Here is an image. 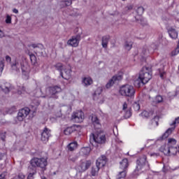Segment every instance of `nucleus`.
Wrapping results in <instances>:
<instances>
[{
    "mask_svg": "<svg viewBox=\"0 0 179 179\" xmlns=\"http://www.w3.org/2000/svg\"><path fill=\"white\" fill-rule=\"evenodd\" d=\"M152 79V68L144 66L140 71L138 78L134 81L135 86L141 87L142 85H146Z\"/></svg>",
    "mask_w": 179,
    "mask_h": 179,
    "instance_id": "nucleus-1",
    "label": "nucleus"
},
{
    "mask_svg": "<svg viewBox=\"0 0 179 179\" xmlns=\"http://www.w3.org/2000/svg\"><path fill=\"white\" fill-rule=\"evenodd\" d=\"M177 141L175 138H169L168 143L164 144L159 148V151L164 153L166 156H176L178 148L176 146Z\"/></svg>",
    "mask_w": 179,
    "mask_h": 179,
    "instance_id": "nucleus-2",
    "label": "nucleus"
},
{
    "mask_svg": "<svg viewBox=\"0 0 179 179\" xmlns=\"http://www.w3.org/2000/svg\"><path fill=\"white\" fill-rule=\"evenodd\" d=\"M149 163H148L145 155H142L136 161V168L134 171V176H139L141 173H143L145 170H149Z\"/></svg>",
    "mask_w": 179,
    "mask_h": 179,
    "instance_id": "nucleus-3",
    "label": "nucleus"
},
{
    "mask_svg": "<svg viewBox=\"0 0 179 179\" xmlns=\"http://www.w3.org/2000/svg\"><path fill=\"white\" fill-rule=\"evenodd\" d=\"M119 93L120 96H123L124 97H129V99H134L135 97V87L134 86L126 84L122 85L120 87Z\"/></svg>",
    "mask_w": 179,
    "mask_h": 179,
    "instance_id": "nucleus-4",
    "label": "nucleus"
},
{
    "mask_svg": "<svg viewBox=\"0 0 179 179\" xmlns=\"http://www.w3.org/2000/svg\"><path fill=\"white\" fill-rule=\"evenodd\" d=\"M107 141V138L106 137V134L103 133H97V134H92L90 136V143H99V145H103L106 143Z\"/></svg>",
    "mask_w": 179,
    "mask_h": 179,
    "instance_id": "nucleus-5",
    "label": "nucleus"
},
{
    "mask_svg": "<svg viewBox=\"0 0 179 179\" xmlns=\"http://www.w3.org/2000/svg\"><path fill=\"white\" fill-rule=\"evenodd\" d=\"M30 164L32 167H40L41 169H45V167H47V164H48L47 158H45V157H41V158L34 157L31 160Z\"/></svg>",
    "mask_w": 179,
    "mask_h": 179,
    "instance_id": "nucleus-6",
    "label": "nucleus"
},
{
    "mask_svg": "<svg viewBox=\"0 0 179 179\" xmlns=\"http://www.w3.org/2000/svg\"><path fill=\"white\" fill-rule=\"evenodd\" d=\"M176 124H179V117H176L175 120L173 122L172 124H171V128H169L164 135L162 136L161 139H166V138H169V136L171 135V133L173 131L176 129Z\"/></svg>",
    "mask_w": 179,
    "mask_h": 179,
    "instance_id": "nucleus-7",
    "label": "nucleus"
},
{
    "mask_svg": "<svg viewBox=\"0 0 179 179\" xmlns=\"http://www.w3.org/2000/svg\"><path fill=\"white\" fill-rule=\"evenodd\" d=\"M122 73H121L120 74H117L113 76L112 78L110 79L107 83L106 85V89H110V87H113V86H114V84L116 83V82L122 80Z\"/></svg>",
    "mask_w": 179,
    "mask_h": 179,
    "instance_id": "nucleus-8",
    "label": "nucleus"
},
{
    "mask_svg": "<svg viewBox=\"0 0 179 179\" xmlns=\"http://www.w3.org/2000/svg\"><path fill=\"white\" fill-rule=\"evenodd\" d=\"M103 92V90L100 87L97 88L93 95V99L95 101H97L99 104H102L104 103V96L101 93Z\"/></svg>",
    "mask_w": 179,
    "mask_h": 179,
    "instance_id": "nucleus-9",
    "label": "nucleus"
},
{
    "mask_svg": "<svg viewBox=\"0 0 179 179\" xmlns=\"http://www.w3.org/2000/svg\"><path fill=\"white\" fill-rule=\"evenodd\" d=\"M85 118V114L82 110L74 112L71 116V120L74 122H82Z\"/></svg>",
    "mask_w": 179,
    "mask_h": 179,
    "instance_id": "nucleus-10",
    "label": "nucleus"
},
{
    "mask_svg": "<svg viewBox=\"0 0 179 179\" xmlns=\"http://www.w3.org/2000/svg\"><path fill=\"white\" fill-rule=\"evenodd\" d=\"M91 164L89 161L81 162L79 165L76 166V170L79 173H83V171H86V170L90 167Z\"/></svg>",
    "mask_w": 179,
    "mask_h": 179,
    "instance_id": "nucleus-11",
    "label": "nucleus"
},
{
    "mask_svg": "<svg viewBox=\"0 0 179 179\" xmlns=\"http://www.w3.org/2000/svg\"><path fill=\"white\" fill-rule=\"evenodd\" d=\"M29 113H30V108H24L20 110L17 117L18 121H23V120L28 116Z\"/></svg>",
    "mask_w": 179,
    "mask_h": 179,
    "instance_id": "nucleus-12",
    "label": "nucleus"
},
{
    "mask_svg": "<svg viewBox=\"0 0 179 179\" xmlns=\"http://www.w3.org/2000/svg\"><path fill=\"white\" fill-rule=\"evenodd\" d=\"M157 48H159V45L152 43L150 47L148 48L147 50H143V54L145 56L152 55V54H155V52L156 50H157Z\"/></svg>",
    "mask_w": 179,
    "mask_h": 179,
    "instance_id": "nucleus-13",
    "label": "nucleus"
},
{
    "mask_svg": "<svg viewBox=\"0 0 179 179\" xmlns=\"http://www.w3.org/2000/svg\"><path fill=\"white\" fill-rule=\"evenodd\" d=\"M71 72H72V70H71V67L67 66L63 69V71L60 72V75L62 78H63V79H65L66 80H69V79H71Z\"/></svg>",
    "mask_w": 179,
    "mask_h": 179,
    "instance_id": "nucleus-14",
    "label": "nucleus"
},
{
    "mask_svg": "<svg viewBox=\"0 0 179 179\" xmlns=\"http://www.w3.org/2000/svg\"><path fill=\"white\" fill-rule=\"evenodd\" d=\"M80 41V36H75L68 41L67 44L69 45H71V47H78V45H79Z\"/></svg>",
    "mask_w": 179,
    "mask_h": 179,
    "instance_id": "nucleus-15",
    "label": "nucleus"
},
{
    "mask_svg": "<svg viewBox=\"0 0 179 179\" xmlns=\"http://www.w3.org/2000/svg\"><path fill=\"white\" fill-rule=\"evenodd\" d=\"M79 129V126L74 124L71 127H67L64 128L63 132L64 135L69 136L71 135V134H73V132H76Z\"/></svg>",
    "mask_w": 179,
    "mask_h": 179,
    "instance_id": "nucleus-16",
    "label": "nucleus"
},
{
    "mask_svg": "<svg viewBox=\"0 0 179 179\" xmlns=\"http://www.w3.org/2000/svg\"><path fill=\"white\" fill-rule=\"evenodd\" d=\"M0 87L4 92V93H9L13 87H12V85L9 83H6L5 81H1L0 83Z\"/></svg>",
    "mask_w": 179,
    "mask_h": 179,
    "instance_id": "nucleus-17",
    "label": "nucleus"
},
{
    "mask_svg": "<svg viewBox=\"0 0 179 179\" xmlns=\"http://www.w3.org/2000/svg\"><path fill=\"white\" fill-rule=\"evenodd\" d=\"M50 135L51 134L50 133V130L47 128H45L41 134V139L42 142H43V143H47Z\"/></svg>",
    "mask_w": 179,
    "mask_h": 179,
    "instance_id": "nucleus-18",
    "label": "nucleus"
},
{
    "mask_svg": "<svg viewBox=\"0 0 179 179\" xmlns=\"http://www.w3.org/2000/svg\"><path fill=\"white\" fill-rule=\"evenodd\" d=\"M122 111L124 113L125 118H130L131 115H132L131 108L128 107V103H127V102H124L122 105Z\"/></svg>",
    "mask_w": 179,
    "mask_h": 179,
    "instance_id": "nucleus-19",
    "label": "nucleus"
},
{
    "mask_svg": "<svg viewBox=\"0 0 179 179\" xmlns=\"http://www.w3.org/2000/svg\"><path fill=\"white\" fill-rule=\"evenodd\" d=\"M106 163H107V158L106 156L102 155L96 160V166L99 169H101V167H104L106 166Z\"/></svg>",
    "mask_w": 179,
    "mask_h": 179,
    "instance_id": "nucleus-20",
    "label": "nucleus"
},
{
    "mask_svg": "<svg viewBox=\"0 0 179 179\" xmlns=\"http://www.w3.org/2000/svg\"><path fill=\"white\" fill-rule=\"evenodd\" d=\"M61 92V87H59V86H55V87H50L49 88V93L50 94H51L52 97H55L54 96H55V94H58V93H60Z\"/></svg>",
    "mask_w": 179,
    "mask_h": 179,
    "instance_id": "nucleus-21",
    "label": "nucleus"
},
{
    "mask_svg": "<svg viewBox=\"0 0 179 179\" xmlns=\"http://www.w3.org/2000/svg\"><path fill=\"white\" fill-rule=\"evenodd\" d=\"M82 85L85 86V87H87L91 85H93V79H92L90 76H85L82 79Z\"/></svg>",
    "mask_w": 179,
    "mask_h": 179,
    "instance_id": "nucleus-22",
    "label": "nucleus"
},
{
    "mask_svg": "<svg viewBox=\"0 0 179 179\" xmlns=\"http://www.w3.org/2000/svg\"><path fill=\"white\" fill-rule=\"evenodd\" d=\"M21 69L22 71V78L24 80H27V79H29V73H30V69L29 68V66L24 67V66H22Z\"/></svg>",
    "mask_w": 179,
    "mask_h": 179,
    "instance_id": "nucleus-23",
    "label": "nucleus"
},
{
    "mask_svg": "<svg viewBox=\"0 0 179 179\" xmlns=\"http://www.w3.org/2000/svg\"><path fill=\"white\" fill-rule=\"evenodd\" d=\"M168 33L171 38H177V37H178V32H177V31L173 28H170L168 30Z\"/></svg>",
    "mask_w": 179,
    "mask_h": 179,
    "instance_id": "nucleus-24",
    "label": "nucleus"
},
{
    "mask_svg": "<svg viewBox=\"0 0 179 179\" xmlns=\"http://www.w3.org/2000/svg\"><path fill=\"white\" fill-rule=\"evenodd\" d=\"M77 148H78V142H76V141H73L72 143H70L67 145V149L70 152H73V150H75Z\"/></svg>",
    "mask_w": 179,
    "mask_h": 179,
    "instance_id": "nucleus-25",
    "label": "nucleus"
},
{
    "mask_svg": "<svg viewBox=\"0 0 179 179\" xmlns=\"http://www.w3.org/2000/svg\"><path fill=\"white\" fill-rule=\"evenodd\" d=\"M120 169L121 170H127L128 169V159H123L122 162L120 163Z\"/></svg>",
    "mask_w": 179,
    "mask_h": 179,
    "instance_id": "nucleus-26",
    "label": "nucleus"
},
{
    "mask_svg": "<svg viewBox=\"0 0 179 179\" xmlns=\"http://www.w3.org/2000/svg\"><path fill=\"white\" fill-rule=\"evenodd\" d=\"M90 148L89 147L82 148L80 151V155H81L82 156H87V155L90 153Z\"/></svg>",
    "mask_w": 179,
    "mask_h": 179,
    "instance_id": "nucleus-27",
    "label": "nucleus"
},
{
    "mask_svg": "<svg viewBox=\"0 0 179 179\" xmlns=\"http://www.w3.org/2000/svg\"><path fill=\"white\" fill-rule=\"evenodd\" d=\"M125 177H127V170H122L120 171H119V173H117L116 178L117 179H122V178H125Z\"/></svg>",
    "mask_w": 179,
    "mask_h": 179,
    "instance_id": "nucleus-28",
    "label": "nucleus"
},
{
    "mask_svg": "<svg viewBox=\"0 0 179 179\" xmlns=\"http://www.w3.org/2000/svg\"><path fill=\"white\" fill-rule=\"evenodd\" d=\"M90 120H92L94 125H99V124H100L99 118H97V116L96 115H92L91 116H90Z\"/></svg>",
    "mask_w": 179,
    "mask_h": 179,
    "instance_id": "nucleus-29",
    "label": "nucleus"
},
{
    "mask_svg": "<svg viewBox=\"0 0 179 179\" xmlns=\"http://www.w3.org/2000/svg\"><path fill=\"white\" fill-rule=\"evenodd\" d=\"M100 168L96 165V166L92 167L91 171V174L93 177H96V176H99V171Z\"/></svg>",
    "mask_w": 179,
    "mask_h": 179,
    "instance_id": "nucleus-30",
    "label": "nucleus"
},
{
    "mask_svg": "<svg viewBox=\"0 0 179 179\" xmlns=\"http://www.w3.org/2000/svg\"><path fill=\"white\" fill-rule=\"evenodd\" d=\"M153 115V112H148V110H144L141 113V116L144 117V118H149V117H152Z\"/></svg>",
    "mask_w": 179,
    "mask_h": 179,
    "instance_id": "nucleus-31",
    "label": "nucleus"
},
{
    "mask_svg": "<svg viewBox=\"0 0 179 179\" xmlns=\"http://www.w3.org/2000/svg\"><path fill=\"white\" fill-rule=\"evenodd\" d=\"M108 44V36H103L102 38V47L103 48H107Z\"/></svg>",
    "mask_w": 179,
    "mask_h": 179,
    "instance_id": "nucleus-32",
    "label": "nucleus"
},
{
    "mask_svg": "<svg viewBox=\"0 0 179 179\" xmlns=\"http://www.w3.org/2000/svg\"><path fill=\"white\" fill-rule=\"evenodd\" d=\"M17 87H18L17 91V94H24V93L26 92V90H24V87L20 86L18 85Z\"/></svg>",
    "mask_w": 179,
    "mask_h": 179,
    "instance_id": "nucleus-33",
    "label": "nucleus"
},
{
    "mask_svg": "<svg viewBox=\"0 0 179 179\" xmlns=\"http://www.w3.org/2000/svg\"><path fill=\"white\" fill-rule=\"evenodd\" d=\"M179 54V41H178V45L176 48L171 52L172 57H176V55H178Z\"/></svg>",
    "mask_w": 179,
    "mask_h": 179,
    "instance_id": "nucleus-34",
    "label": "nucleus"
},
{
    "mask_svg": "<svg viewBox=\"0 0 179 179\" xmlns=\"http://www.w3.org/2000/svg\"><path fill=\"white\" fill-rule=\"evenodd\" d=\"M144 9L143 7H138L136 10V13L137 15H138L139 17H141V16H142V15H143V12H144Z\"/></svg>",
    "mask_w": 179,
    "mask_h": 179,
    "instance_id": "nucleus-35",
    "label": "nucleus"
},
{
    "mask_svg": "<svg viewBox=\"0 0 179 179\" xmlns=\"http://www.w3.org/2000/svg\"><path fill=\"white\" fill-rule=\"evenodd\" d=\"M29 58L31 64L33 65H36V62H37V58H36V56L34 55H29Z\"/></svg>",
    "mask_w": 179,
    "mask_h": 179,
    "instance_id": "nucleus-36",
    "label": "nucleus"
},
{
    "mask_svg": "<svg viewBox=\"0 0 179 179\" xmlns=\"http://www.w3.org/2000/svg\"><path fill=\"white\" fill-rule=\"evenodd\" d=\"M11 68L12 69H13L14 71H19V68H20V64H19L18 62H16L15 64H13L11 65Z\"/></svg>",
    "mask_w": 179,
    "mask_h": 179,
    "instance_id": "nucleus-37",
    "label": "nucleus"
},
{
    "mask_svg": "<svg viewBox=\"0 0 179 179\" xmlns=\"http://www.w3.org/2000/svg\"><path fill=\"white\" fill-rule=\"evenodd\" d=\"M55 66L57 71H59V72H62L63 71L62 69H64V66H62V64L58 63Z\"/></svg>",
    "mask_w": 179,
    "mask_h": 179,
    "instance_id": "nucleus-38",
    "label": "nucleus"
},
{
    "mask_svg": "<svg viewBox=\"0 0 179 179\" xmlns=\"http://www.w3.org/2000/svg\"><path fill=\"white\" fill-rule=\"evenodd\" d=\"M133 107L135 111H139V110H141V105H139V102H134Z\"/></svg>",
    "mask_w": 179,
    "mask_h": 179,
    "instance_id": "nucleus-39",
    "label": "nucleus"
},
{
    "mask_svg": "<svg viewBox=\"0 0 179 179\" xmlns=\"http://www.w3.org/2000/svg\"><path fill=\"white\" fill-rule=\"evenodd\" d=\"M125 49L129 51L132 48V42H126L124 45Z\"/></svg>",
    "mask_w": 179,
    "mask_h": 179,
    "instance_id": "nucleus-40",
    "label": "nucleus"
},
{
    "mask_svg": "<svg viewBox=\"0 0 179 179\" xmlns=\"http://www.w3.org/2000/svg\"><path fill=\"white\" fill-rule=\"evenodd\" d=\"M4 66L5 64L3 63V60H0V76L2 75V72H3Z\"/></svg>",
    "mask_w": 179,
    "mask_h": 179,
    "instance_id": "nucleus-41",
    "label": "nucleus"
},
{
    "mask_svg": "<svg viewBox=\"0 0 179 179\" xmlns=\"http://www.w3.org/2000/svg\"><path fill=\"white\" fill-rule=\"evenodd\" d=\"M6 23H7V24H10V23H12V17H10V15H6Z\"/></svg>",
    "mask_w": 179,
    "mask_h": 179,
    "instance_id": "nucleus-42",
    "label": "nucleus"
},
{
    "mask_svg": "<svg viewBox=\"0 0 179 179\" xmlns=\"http://www.w3.org/2000/svg\"><path fill=\"white\" fill-rule=\"evenodd\" d=\"M162 101H163V96L158 95L155 97L156 103H162Z\"/></svg>",
    "mask_w": 179,
    "mask_h": 179,
    "instance_id": "nucleus-43",
    "label": "nucleus"
},
{
    "mask_svg": "<svg viewBox=\"0 0 179 179\" xmlns=\"http://www.w3.org/2000/svg\"><path fill=\"white\" fill-rule=\"evenodd\" d=\"M36 174V171H33L32 173H29L28 175L27 179H34V175Z\"/></svg>",
    "mask_w": 179,
    "mask_h": 179,
    "instance_id": "nucleus-44",
    "label": "nucleus"
},
{
    "mask_svg": "<svg viewBox=\"0 0 179 179\" xmlns=\"http://www.w3.org/2000/svg\"><path fill=\"white\" fill-rule=\"evenodd\" d=\"M63 5H65L66 6H69L72 5V0H67L66 1H64Z\"/></svg>",
    "mask_w": 179,
    "mask_h": 179,
    "instance_id": "nucleus-45",
    "label": "nucleus"
},
{
    "mask_svg": "<svg viewBox=\"0 0 179 179\" xmlns=\"http://www.w3.org/2000/svg\"><path fill=\"white\" fill-rule=\"evenodd\" d=\"M149 155L151 157H157V156H159L158 152H150Z\"/></svg>",
    "mask_w": 179,
    "mask_h": 179,
    "instance_id": "nucleus-46",
    "label": "nucleus"
},
{
    "mask_svg": "<svg viewBox=\"0 0 179 179\" xmlns=\"http://www.w3.org/2000/svg\"><path fill=\"white\" fill-rule=\"evenodd\" d=\"M78 158L76 157H69V160H71V162H76V159Z\"/></svg>",
    "mask_w": 179,
    "mask_h": 179,
    "instance_id": "nucleus-47",
    "label": "nucleus"
},
{
    "mask_svg": "<svg viewBox=\"0 0 179 179\" xmlns=\"http://www.w3.org/2000/svg\"><path fill=\"white\" fill-rule=\"evenodd\" d=\"M165 73H166L164 71H162L159 70L160 78H162V79H163Z\"/></svg>",
    "mask_w": 179,
    "mask_h": 179,
    "instance_id": "nucleus-48",
    "label": "nucleus"
},
{
    "mask_svg": "<svg viewBox=\"0 0 179 179\" xmlns=\"http://www.w3.org/2000/svg\"><path fill=\"white\" fill-rule=\"evenodd\" d=\"M6 61L7 62H10V61H12V58H10L9 56L6 55Z\"/></svg>",
    "mask_w": 179,
    "mask_h": 179,
    "instance_id": "nucleus-49",
    "label": "nucleus"
},
{
    "mask_svg": "<svg viewBox=\"0 0 179 179\" xmlns=\"http://www.w3.org/2000/svg\"><path fill=\"white\" fill-rule=\"evenodd\" d=\"M3 156H5V154L0 152V160H2V159H3Z\"/></svg>",
    "mask_w": 179,
    "mask_h": 179,
    "instance_id": "nucleus-50",
    "label": "nucleus"
},
{
    "mask_svg": "<svg viewBox=\"0 0 179 179\" xmlns=\"http://www.w3.org/2000/svg\"><path fill=\"white\" fill-rule=\"evenodd\" d=\"M13 13H19V10H17V9H16V8H14L13 10Z\"/></svg>",
    "mask_w": 179,
    "mask_h": 179,
    "instance_id": "nucleus-51",
    "label": "nucleus"
},
{
    "mask_svg": "<svg viewBox=\"0 0 179 179\" xmlns=\"http://www.w3.org/2000/svg\"><path fill=\"white\" fill-rule=\"evenodd\" d=\"M2 37H3V32L0 30V38H2Z\"/></svg>",
    "mask_w": 179,
    "mask_h": 179,
    "instance_id": "nucleus-52",
    "label": "nucleus"
},
{
    "mask_svg": "<svg viewBox=\"0 0 179 179\" xmlns=\"http://www.w3.org/2000/svg\"><path fill=\"white\" fill-rule=\"evenodd\" d=\"M152 124H155L156 125V127H157V125H159V122H152Z\"/></svg>",
    "mask_w": 179,
    "mask_h": 179,
    "instance_id": "nucleus-53",
    "label": "nucleus"
},
{
    "mask_svg": "<svg viewBox=\"0 0 179 179\" xmlns=\"http://www.w3.org/2000/svg\"><path fill=\"white\" fill-rule=\"evenodd\" d=\"M5 178V176L4 175H0V179H3Z\"/></svg>",
    "mask_w": 179,
    "mask_h": 179,
    "instance_id": "nucleus-54",
    "label": "nucleus"
},
{
    "mask_svg": "<svg viewBox=\"0 0 179 179\" xmlns=\"http://www.w3.org/2000/svg\"><path fill=\"white\" fill-rule=\"evenodd\" d=\"M2 141H5V137H1Z\"/></svg>",
    "mask_w": 179,
    "mask_h": 179,
    "instance_id": "nucleus-55",
    "label": "nucleus"
},
{
    "mask_svg": "<svg viewBox=\"0 0 179 179\" xmlns=\"http://www.w3.org/2000/svg\"><path fill=\"white\" fill-rule=\"evenodd\" d=\"M129 9H132V6H130L129 7Z\"/></svg>",
    "mask_w": 179,
    "mask_h": 179,
    "instance_id": "nucleus-56",
    "label": "nucleus"
},
{
    "mask_svg": "<svg viewBox=\"0 0 179 179\" xmlns=\"http://www.w3.org/2000/svg\"><path fill=\"white\" fill-rule=\"evenodd\" d=\"M42 179H46L45 177L42 178Z\"/></svg>",
    "mask_w": 179,
    "mask_h": 179,
    "instance_id": "nucleus-57",
    "label": "nucleus"
},
{
    "mask_svg": "<svg viewBox=\"0 0 179 179\" xmlns=\"http://www.w3.org/2000/svg\"><path fill=\"white\" fill-rule=\"evenodd\" d=\"M136 20H138V18H136Z\"/></svg>",
    "mask_w": 179,
    "mask_h": 179,
    "instance_id": "nucleus-58",
    "label": "nucleus"
},
{
    "mask_svg": "<svg viewBox=\"0 0 179 179\" xmlns=\"http://www.w3.org/2000/svg\"><path fill=\"white\" fill-rule=\"evenodd\" d=\"M33 47H34V48L36 46L33 45Z\"/></svg>",
    "mask_w": 179,
    "mask_h": 179,
    "instance_id": "nucleus-59",
    "label": "nucleus"
},
{
    "mask_svg": "<svg viewBox=\"0 0 179 179\" xmlns=\"http://www.w3.org/2000/svg\"><path fill=\"white\" fill-rule=\"evenodd\" d=\"M122 1H125V0H122Z\"/></svg>",
    "mask_w": 179,
    "mask_h": 179,
    "instance_id": "nucleus-60",
    "label": "nucleus"
}]
</instances>
